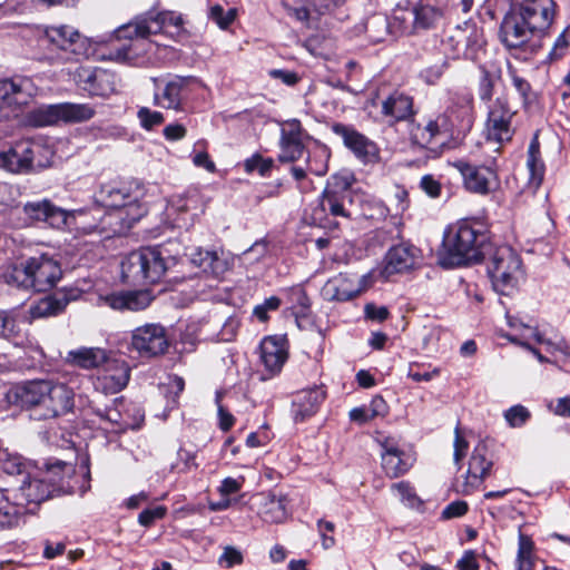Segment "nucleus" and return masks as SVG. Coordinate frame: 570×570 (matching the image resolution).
Masks as SVG:
<instances>
[{"label": "nucleus", "instance_id": "09e8293b", "mask_svg": "<svg viewBox=\"0 0 570 570\" xmlns=\"http://www.w3.org/2000/svg\"><path fill=\"white\" fill-rule=\"evenodd\" d=\"M391 491L401 500L402 503L410 508H419L422 503L415 492V489L407 481L393 483L391 485Z\"/></svg>", "mask_w": 570, "mask_h": 570}, {"label": "nucleus", "instance_id": "052dcab7", "mask_svg": "<svg viewBox=\"0 0 570 570\" xmlns=\"http://www.w3.org/2000/svg\"><path fill=\"white\" fill-rule=\"evenodd\" d=\"M281 306V299L277 296H271L264 301V303L254 307L253 314L261 321L266 322L268 320V312L278 309Z\"/></svg>", "mask_w": 570, "mask_h": 570}, {"label": "nucleus", "instance_id": "6e6d98bb", "mask_svg": "<svg viewBox=\"0 0 570 570\" xmlns=\"http://www.w3.org/2000/svg\"><path fill=\"white\" fill-rule=\"evenodd\" d=\"M529 410L521 405H513L504 412V419L511 428H521L530 419Z\"/></svg>", "mask_w": 570, "mask_h": 570}, {"label": "nucleus", "instance_id": "7c9ffc66", "mask_svg": "<svg viewBox=\"0 0 570 570\" xmlns=\"http://www.w3.org/2000/svg\"><path fill=\"white\" fill-rule=\"evenodd\" d=\"M198 80L195 77H180L176 76L169 80L161 94L156 92L154 96V104L156 106L178 110L181 107L184 97L188 92V88L193 83H197Z\"/></svg>", "mask_w": 570, "mask_h": 570}, {"label": "nucleus", "instance_id": "f03ea898", "mask_svg": "<svg viewBox=\"0 0 570 570\" xmlns=\"http://www.w3.org/2000/svg\"><path fill=\"white\" fill-rule=\"evenodd\" d=\"M353 175L342 171L332 175L320 197L317 206L312 209V223L322 227L332 224V218H351L350 205L352 204L351 187Z\"/></svg>", "mask_w": 570, "mask_h": 570}, {"label": "nucleus", "instance_id": "412c9836", "mask_svg": "<svg viewBox=\"0 0 570 570\" xmlns=\"http://www.w3.org/2000/svg\"><path fill=\"white\" fill-rule=\"evenodd\" d=\"M130 379V367L126 361L115 357H108L104 363L94 386L96 391L104 394H115L120 392L128 384Z\"/></svg>", "mask_w": 570, "mask_h": 570}, {"label": "nucleus", "instance_id": "9b49d317", "mask_svg": "<svg viewBox=\"0 0 570 570\" xmlns=\"http://www.w3.org/2000/svg\"><path fill=\"white\" fill-rule=\"evenodd\" d=\"M442 16L443 10L422 0L412 9L397 7L393 19L400 23L403 32L412 33L433 28Z\"/></svg>", "mask_w": 570, "mask_h": 570}, {"label": "nucleus", "instance_id": "58836bf2", "mask_svg": "<svg viewBox=\"0 0 570 570\" xmlns=\"http://www.w3.org/2000/svg\"><path fill=\"white\" fill-rule=\"evenodd\" d=\"M187 255L191 264L214 277H220L229 269L228 262L215 250L195 248Z\"/></svg>", "mask_w": 570, "mask_h": 570}, {"label": "nucleus", "instance_id": "cd10ccee", "mask_svg": "<svg viewBox=\"0 0 570 570\" xmlns=\"http://www.w3.org/2000/svg\"><path fill=\"white\" fill-rule=\"evenodd\" d=\"M79 297L78 289H60L48 295L30 306L29 313L32 318L57 316L62 313L66 306Z\"/></svg>", "mask_w": 570, "mask_h": 570}, {"label": "nucleus", "instance_id": "e433bc0d", "mask_svg": "<svg viewBox=\"0 0 570 570\" xmlns=\"http://www.w3.org/2000/svg\"><path fill=\"white\" fill-rule=\"evenodd\" d=\"M154 296L147 289L140 291H124L110 294L106 297V303L117 311L139 312L147 308Z\"/></svg>", "mask_w": 570, "mask_h": 570}, {"label": "nucleus", "instance_id": "7ed1b4c3", "mask_svg": "<svg viewBox=\"0 0 570 570\" xmlns=\"http://www.w3.org/2000/svg\"><path fill=\"white\" fill-rule=\"evenodd\" d=\"M61 274L57 261L48 255H40L13 266L7 275V281L17 287L46 292L56 285Z\"/></svg>", "mask_w": 570, "mask_h": 570}, {"label": "nucleus", "instance_id": "c756f323", "mask_svg": "<svg viewBox=\"0 0 570 570\" xmlns=\"http://www.w3.org/2000/svg\"><path fill=\"white\" fill-rule=\"evenodd\" d=\"M326 397L323 386H314L297 392L292 402V413L295 422H304L313 416Z\"/></svg>", "mask_w": 570, "mask_h": 570}, {"label": "nucleus", "instance_id": "774afa93", "mask_svg": "<svg viewBox=\"0 0 570 570\" xmlns=\"http://www.w3.org/2000/svg\"><path fill=\"white\" fill-rule=\"evenodd\" d=\"M219 564L230 568L243 562V554L234 547L227 546L218 560Z\"/></svg>", "mask_w": 570, "mask_h": 570}, {"label": "nucleus", "instance_id": "f8f14e48", "mask_svg": "<svg viewBox=\"0 0 570 570\" xmlns=\"http://www.w3.org/2000/svg\"><path fill=\"white\" fill-rule=\"evenodd\" d=\"M22 210L30 220L43 222L55 228L72 227L77 216H85L83 210L67 212L49 199L28 202L23 205Z\"/></svg>", "mask_w": 570, "mask_h": 570}, {"label": "nucleus", "instance_id": "c9c22d12", "mask_svg": "<svg viewBox=\"0 0 570 570\" xmlns=\"http://www.w3.org/2000/svg\"><path fill=\"white\" fill-rule=\"evenodd\" d=\"M29 83V79L23 78L0 79V120L9 118L17 110V106L21 104L19 96Z\"/></svg>", "mask_w": 570, "mask_h": 570}, {"label": "nucleus", "instance_id": "864d4df0", "mask_svg": "<svg viewBox=\"0 0 570 570\" xmlns=\"http://www.w3.org/2000/svg\"><path fill=\"white\" fill-rule=\"evenodd\" d=\"M199 194L197 191H189L186 195L174 197L171 200V207L178 213H189L199 209L200 205ZM196 213H193L195 216Z\"/></svg>", "mask_w": 570, "mask_h": 570}, {"label": "nucleus", "instance_id": "5fc2aeb1", "mask_svg": "<svg viewBox=\"0 0 570 570\" xmlns=\"http://www.w3.org/2000/svg\"><path fill=\"white\" fill-rule=\"evenodd\" d=\"M18 514L17 505L10 503L4 493L0 491V528H10L16 524Z\"/></svg>", "mask_w": 570, "mask_h": 570}, {"label": "nucleus", "instance_id": "aec40b11", "mask_svg": "<svg viewBox=\"0 0 570 570\" xmlns=\"http://www.w3.org/2000/svg\"><path fill=\"white\" fill-rule=\"evenodd\" d=\"M444 116H449L450 122L456 129V135L468 132L474 122V99L468 89H459L452 92L451 102Z\"/></svg>", "mask_w": 570, "mask_h": 570}, {"label": "nucleus", "instance_id": "0e129e2a", "mask_svg": "<svg viewBox=\"0 0 570 570\" xmlns=\"http://www.w3.org/2000/svg\"><path fill=\"white\" fill-rule=\"evenodd\" d=\"M393 199L396 203L395 208H394L393 218L395 219L394 224L397 225L399 224L396 222L397 216L403 214L409 207V194L403 187L395 186L394 193H393Z\"/></svg>", "mask_w": 570, "mask_h": 570}, {"label": "nucleus", "instance_id": "f3484780", "mask_svg": "<svg viewBox=\"0 0 570 570\" xmlns=\"http://www.w3.org/2000/svg\"><path fill=\"white\" fill-rule=\"evenodd\" d=\"M332 130L343 139L345 147L364 164H374L380 160V149L376 144L353 127L334 124Z\"/></svg>", "mask_w": 570, "mask_h": 570}, {"label": "nucleus", "instance_id": "338daca9", "mask_svg": "<svg viewBox=\"0 0 570 570\" xmlns=\"http://www.w3.org/2000/svg\"><path fill=\"white\" fill-rule=\"evenodd\" d=\"M129 49H130V47L127 45H121V46L111 45L108 49V52L101 55L99 58L101 60L124 62L129 58V55H128Z\"/></svg>", "mask_w": 570, "mask_h": 570}, {"label": "nucleus", "instance_id": "8fccbe9b", "mask_svg": "<svg viewBox=\"0 0 570 570\" xmlns=\"http://www.w3.org/2000/svg\"><path fill=\"white\" fill-rule=\"evenodd\" d=\"M450 63L446 57L426 66L420 71V78L428 85H435L449 69Z\"/></svg>", "mask_w": 570, "mask_h": 570}, {"label": "nucleus", "instance_id": "2eb2a0df", "mask_svg": "<svg viewBox=\"0 0 570 570\" xmlns=\"http://www.w3.org/2000/svg\"><path fill=\"white\" fill-rule=\"evenodd\" d=\"M512 10L542 37L553 22L556 3L553 0H521Z\"/></svg>", "mask_w": 570, "mask_h": 570}, {"label": "nucleus", "instance_id": "ea45409f", "mask_svg": "<svg viewBox=\"0 0 570 570\" xmlns=\"http://www.w3.org/2000/svg\"><path fill=\"white\" fill-rule=\"evenodd\" d=\"M258 514L265 522L281 523L286 519V499L275 493H261L257 495Z\"/></svg>", "mask_w": 570, "mask_h": 570}, {"label": "nucleus", "instance_id": "6e6552de", "mask_svg": "<svg viewBox=\"0 0 570 570\" xmlns=\"http://www.w3.org/2000/svg\"><path fill=\"white\" fill-rule=\"evenodd\" d=\"M140 195L139 189L125 184H106L96 194V203L107 209L128 212L131 219H140L147 212L139 202Z\"/></svg>", "mask_w": 570, "mask_h": 570}, {"label": "nucleus", "instance_id": "f704fd0d", "mask_svg": "<svg viewBox=\"0 0 570 570\" xmlns=\"http://www.w3.org/2000/svg\"><path fill=\"white\" fill-rule=\"evenodd\" d=\"M456 134V129L450 122L449 116L439 115L434 119H430L425 126H416L412 131V138L415 144L428 147L439 137H450Z\"/></svg>", "mask_w": 570, "mask_h": 570}, {"label": "nucleus", "instance_id": "37998d69", "mask_svg": "<svg viewBox=\"0 0 570 570\" xmlns=\"http://www.w3.org/2000/svg\"><path fill=\"white\" fill-rule=\"evenodd\" d=\"M124 404L122 397H116L112 400L110 405H106L105 407L92 406L94 413L99 416L101 420L107 421L108 423L115 426V430H126L130 426V423L124 417L121 412V406Z\"/></svg>", "mask_w": 570, "mask_h": 570}, {"label": "nucleus", "instance_id": "bf43d9fd", "mask_svg": "<svg viewBox=\"0 0 570 570\" xmlns=\"http://www.w3.org/2000/svg\"><path fill=\"white\" fill-rule=\"evenodd\" d=\"M19 327L16 318L6 311H0V336L11 338L17 336Z\"/></svg>", "mask_w": 570, "mask_h": 570}, {"label": "nucleus", "instance_id": "a18cd8bd", "mask_svg": "<svg viewBox=\"0 0 570 570\" xmlns=\"http://www.w3.org/2000/svg\"><path fill=\"white\" fill-rule=\"evenodd\" d=\"M480 79L478 85L479 98L482 101L489 102L494 94V87L500 80L499 71H491L485 67H480Z\"/></svg>", "mask_w": 570, "mask_h": 570}, {"label": "nucleus", "instance_id": "2f4dec72", "mask_svg": "<svg viewBox=\"0 0 570 570\" xmlns=\"http://www.w3.org/2000/svg\"><path fill=\"white\" fill-rule=\"evenodd\" d=\"M381 115L389 124L409 120L414 116L413 98L394 90L381 101Z\"/></svg>", "mask_w": 570, "mask_h": 570}, {"label": "nucleus", "instance_id": "20e7f679", "mask_svg": "<svg viewBox=\"0 0 570 570\" xmlns=\"http://www.w3.org/2000/svg\"><path fill=\"white\" fill-rule=\"evenodd\" d=\"M166 271L167 264L158 247L140 248L130 253L121 263L124 281L132 284L157 283Z\"/></svg>", "mask_w": 570, "mask_h": 570}, {"label": "nucleus", "instance_id": "e2e57ef3", "mask_svg": "<svg viewBox=\"0 0 570 570\" xmlns=\"http://www.w3.org/2000/svg\"><path fill=\"white\" fill-rule=\"evenodd\" d=\"M167 513V509L164 505H158L153 509H146L138 515V522L142 527H150L156 520L163 519Z\"/></svg>", "mask_w": 570, "mask_h": 570}, {"label": "nucleus", "instance_id": "393cba45", "mask_svg": "<svg viewBox=\"0 0 570 570\" xmlns=\"http://www.w3.org/2000/svg\"><path fill=\"white\" fill-rule=\"evenodd\" d=\"M46 39L57 48L76 55L88 56V39L71 26H51L45 30Z\"/></svg>", "mask_w": 570, "mask_h": 570}, {"label": "nucleus", "instance_id": "5701e85b", "mask_svg": "<svg viewBox=\"0 0 570 570\" xmlns=\"http://www.w3.org/2000/svg\"><path fill=\"white\" fill-rule=\"evenodd\" d=\"M304 130L297 119L285 120L281 125L278 160L281 163H295L305 151L303 144Z\"/></svg>", "mask_w": 570, "mask_h": 570}, {"label": "nucleus", "instance_id": "1a4fd4ad", "mask_svg": "<svg viewBox=\"0 0 570 570\" xmlns=\"http://www.w3.org/2000/svg\"><path fill=\"white\" fill-rule=\"evenodd\" d=\"M381 446L382 469L386 476L394 479L410 471L416 458L411 449H406L399 440L392 436L377 439Z\"/></svg>", "mask_w": 570, "mask_h": 570}, {"label": "nucleus", "instance_id": "a211bd4d", "mask_svg": "<svg viewBox=\"0 0 570 570\" xmlns=\"http://www.w3.org/2000/svg\"><path fill=\"white\" fill-rule=\"evenodd\" d=\"M453 166L461 174L464 187L471 193L485 195L498 183L497 170L490 165L475 166L464 160H458Z\"/></svg>", "mask_w": 570, "mask_h": 570}, {"label": "nucleus", "instance_id": "de8ad7c7", "mask_svg": "<svg viewBox=\"0 0 570 570\" xmlns=\"http://www.w3.org/2000/svg\"><path fill=\"white\" fill-rule=\"evenodd\" d=\"M26 470L24 460L17 453L0 449V471L9 475L22 474Z\"/></svg>", "mask_w": 570, "mask_h": 570}, {"label": "nucleus", "instance_id": "13d9d810", "mask_svg": "<svg viewBox=\"0 0 570 570\" xmlns=\"http://www.w3.org/2000/svg\"><path fill=\"white\" fill-rule=\"evenodd\" d=\"M137 116H138V119L140 120L141 126L147 130H150V129L161 125L165 120L161 112L150 110L147 107H141L138 110Z\"/></svg>", "mask_w": 570, "mask_h": 570}, {"label": "nucleus", "instance_id": "473e14b6", "mask_svg": "<svg viewBox=\"0 0 570 570\" xmlns=\"http://www.w3.org/2000/svg\"><path fill=\"white\" fill-rule=\"evenodd\" d=\"M346 0H288L284 1V7L288 14L294 16L299 21H307L313 12L317 14L332 13L343 7Z\"/></svg>", "mask_w": 570, "mask_h": 570}, {"label": "nucleus", "instance_id": "79ce46f5", "mask_svg": "<svg viewBox=\"0 0 570 570\" xmlns=\"http://www.w3.org/2000/svg\"><path fill=\"white\" fill-rule=\"evenodd\" d=\"M104 348L99 347H79L68 353L67 360L73 366L90 370L104 365L108 358Z\"/></svg>", "mask_w": 570, "mask_h": 570}, {"label": "nucleus", "instance_id": "0eeeda50", "mask_svg": "<svg viewBox=\"0 0 570 570\" xmlns=\"http://www.w3.org/2000/svg\"><path fill=\"white\" fill-rule=\"evenodd\" d=\"M95 109L88 104H57L41 106L28 112V122L35 127L51 126L59 121L81 122L91 119Z\"/></svg>", "mask_w": 570, "mask_h": 570}, {"label": "nucleus", "instance_id": "dca6fc26", "mask_svg": "<svg viewBox=\"0 0 570 570\" xmlns=\"http://www.w3.org/2000/svg\"><path fill=\"white\" fill-rule=\"evenodd\" d=\"M49 381L36 380L28 381L11 387L7 394L6 400L9 404L19 406L21 409L33 411L32 416L38 419V413L43 405V399L48 393Z\"/></svg>", "mask_w": 570, "mask_h": 570}, {"label": "nucleus", "instance_id": "c03bdc74", "mask_svg": "<svg viewBox=\"0 0 570 570\" xmlns=\"http://www.w3.org/2000/svg\"><path fill=\"white\" fill-rule=\"evenodd\" d=\"M18 491L20 499L27 503H40L50 495V488L46 482L30 478L22 481Z\"/></svg>", "mask_w": 570, "mask_h": 570}, {"label": "nucleus", "instance_id": "9d476101", "mask_svg": "<svg viewBox=\"0 0 570 570\" xmlns=\"http://www.w3.org/2000/svg\"><path fill=\"white\" fill-rule=\"evenodd\" d=\"M181 23V17L173 12L148 13L117 29L116 38L118 40L145 39L159 33L166 24L179 27Z\"/></svg>", "mask_w": 570, "mask_h": 570}, {"label": "nucleus", "instance_id": "49530a36", "mask_svg": "<svg viewBox=\"0 0 570 570\" xmlns=\"http://www.w3.org/2000/svg\"><path fill=\"white\" fill-rule=\"evenodd\" d=\"M330 154L325 148H316L308 151L306 164L309 174L315 176H324L328 170Z\"/></svg>", "mask_w": 570, "mask_h": 570}, {"label": "nucleus", "instance_id": "603ef678", "mask_svg": "<svg viewBox=\"0 0 570 570\" xmlns=\"http://www.w3.org/2000/svg\"><path fill=\"white\" fill-rule=\"evenodd\" d=\"M38 147V153L31 154V170L43 169L50 166L53 151L41 141L31 139V149Z\"/></svg>", "mask_w": 570, "mask_h": 570}, {"label": "nucleus", "instance_id": "423d86ee", "mask_svg": "<svg viewBox=\"0 0 570 570\" xmlns=\"http://www.w3.org/2000/svg\"><path fill=\"white\" fill-rule=\"evenodd\" d=\"M139 219H131L128 212L108 209L102 214L101 209L95 208L89 214L85 212L83 217L76 218L75 227L85 234L98 233L110 237L124 234Z\"/></svg>", "mask_w": 570, "mask_h": 570}, {"label": "nucleus", "instance_id": "4468645a", "mask_svg": "<svg viewBox=\"0 0 570 570\" xmlns=\"http://www.w3.org/2000/svg\"><path fill=\"white\" fill-rule=\"evenodd\" d=\"M130 346L142 357L164 354L169 346L167 333L159 324H146L132 331Z\"/></svg>", "mask_w": 570, "mask_h": 570}, {"label": "nucleus", "instance_id": "39448f33", "mask_svg": "<svg viewBox=\"0 0 570 570\" xmlns=\"http://www.w3.org/2000/svg\"><path fill=\"white\" fill-rule=\"evenodd\" d=\"M495 292L510 295L523 279L522 263L519 255L509 246H501L494 252L488 267Z\"/></svg>", "mask_w": 570, "mask_h": 570}, {"label": "nucleus", "instance_id": "4d7b16f0", "mask_svg": "<svg viewBox=\"0 0 570 570\" xmlns=\"http://www.w3.org/2000/svg\"><path fill=\"white\" fill-rule=\"evenodd\" d=\"M273 167V159L263 158L261 155L256 154L252 157L247 158L244 161L245 171L250 174L253 171H258L261 176L267 175Z\"/></svg>", "mask_w": 570, "mask_h": 570}, {"label": "nucleus", "instance_id": "4be33fe9", "mask_svg": "<svg viewBox=\"0 0 570 570\" xmlns=\"http://www.w3.org/2000/svg\"><path fill=\"white\" fill-rule=\"evenodd\" d=\"M493 465L492 453L484 442H480L473 450L463 483L462 493L471 494L489 475Z\"/></svg>", "mask_w": 570, "mask_h": 570}, {"label": "nucleus", "instance_id": "3c124183", "mask_svg": "<svg viewBox=\"0 0 570 570\" xmlns=\"http://www.w3.org/2000/svg\"><path fill=\"white\" fill-rule=\"evenodd\" d=\"M532 549L533 543L531 539L520 533L517 556V570H532Z\"/></svg>", "mask_w": 570, "mask_h": 570}, {"label": "nucleus", "instance_id": "ddd939ff", "mask_svg": "<svg viewBox=\"0 0 570 570\" xmlns=\"http://www.w3.org/2000/svg\"><path fill=\"white\" fill-rule=\"evenodd\" d=\"M500 38L508 49L530 48L533 51L537 47L533 40L541 36L511 9L501 23Z\"/></svg>", "mask_w": 570, "mask_h": 570}, {"label": "nucleus", "instance_id": "69168bd1", "mask_svg": "<svg viewBox=\"0 0 570 570\" xmlns=\"http://www.w3.org/2000/svg\"><path fill=\"white\" fill-rule=\"evenodd\" d=\"M364 315L366 320L382 323L389 318L390 312L385 306H377L374 303H367L364 306Z\"/></svg>", "mask_w": 570, "mask_h": 570}, {"label": "nucleus", "instance_id": "4c0bfd02", "mask_svg": "<svg viewBox=\"0 0 570 570\" xmlns=\"http://www.w3.org/2000/svg\"><path fill=\"white\" fill-rule=\"evenodd\" d=\"M363 291L360 282L344 274L328 279L323 287V295L328 301L346 302L358 296Z\"/></svg>", "mask_w": 570, "mask_h": 570}, {"label": "nucleus", "instance_id": "f257e3e1", "mask_svg": "<svg viewBox=\"0 0 570 570\" xmlns=\"http://www.w3.org/2000/svg\"><path fill=\"white\" fill-rule=\"evenodd\" d=\"M442 266L455 267L480 262L489 244L487 227L478 219H462L445 235Z\"/></svg>", "mask_w": 570, "mask_h": 570}, {"label": "nucleus", "instance_id": "a19ab883", "mask_svg": "<svg viewBox=\"0 0 570 570\" xmlns=\"http://www.w3.org/2000/svg\"><path fill=\"white\" fill-rule=\"evenodd\" d=\"M453 42L464 47V49L460 50L464 59L476 60L479 51L484 45V39L482 32L478 29H472L469 33L463 30H456L454 35L446 38V45H452Z\"/></svg>", "mask_w": 570, "mask_h": 570}, {"label": "nucleus", "instance_id": "c85d7f7f", "mask_svg": "<svg viewBox=\"0 0 570 570\" xmlns=\"http://www.w3.org/2000/svg\"><path fill=\"white\" fill-rule=\"evenodd\" d=\"M288 357L286 341L278 336H267L259 345V358L268 376L278 374Z\"/></svg>", "mask_w": 570, "mask_h": 570}, {"label": "nucleus", "instance_id": "72a5a7b5", "mask_svg": "<svg viewBox=\"0 0 570 570\" xmlns=\"http://www.w3.org/2000/svg\"><path fill=\"white\" fill-rule=\"evenodd\" d=\"M38 147L31 149V139H23L2 151L0 161L11 173H28L31 171V154L38 153Z\"/></svg>", "mask_w": 570, "mask_h": 570}, {"label": "nucleus", "instance_id": "680f3d73", "mask_svg": "<svg viewBox=\"0 0 570 570\" xmlns=\"http://www.w3.org/2000/svg\"><path fill=\"white\" fill-rule=\"evenodd\" d=\"M209 16L212 20H214L220 28H227L235 19V10L229 9L225 12L223 7L220 6H213L210 8Z\"/></svg>", "mask_w": 570, "mask_h": 570}, {"label": "nucleus", "instance_id": "b1692460", "mask_svg": "<svg viewBox=\"0 0 570 570\" xmlns=\"http://www.w3.org/2000/svg\"><path fill=\"white\" fill-rule=\"evenodd\" d=\"M48 390L38 413L39 420L53 419L73 409V392L66 384L49 381Z\"/></svg>", "mask_w": 570, "mask_h": 570}, {"label": "nucleus", "instance_id": "bb28decb", "mask_svg": "<svg viewBox=\"0 0 570 570\" xmlns=\"http://www.w3.org/2000/svg\"><path fill=\"white\" fill-rule=\"evenodd\" d=\"M419 249L409 243L392 246L385 255L382 274L389 278L394 274L410 271L414 267Z\"/></svg>", "mask_w": 570, "mask_h": 570}, {"label": "nucleus", "instance_id": "6ab92c4d", "mask_svg": "<svg viewBox=\"0 0 570 570\" xmlns=\"http://www.w3.org/2000/svg\"><path fill=\"white\" fill-rule=\"evenodd\" d=\"M514 115L504 98H497L489 108L487 120V138L491 141L503 144L511 140L513 129L511 120Z\"/></svg>", "mask_w": 570, "mask_h": 570}, {"label": "nucleus", "instance_id": "a878e982", "mask_svg": "<svg viewBox=\"0 0 570 570\" xmlns=\"http://www.w3.org/2000/svg\"><path fill=\"white\" fill-rule=\"evenodd\" d=\"M79 87L91 96L108 97L116 91V75L102 68H81Z\"/></svg>", "mask_w": 570, "mask_h": 570}]
</instances>
